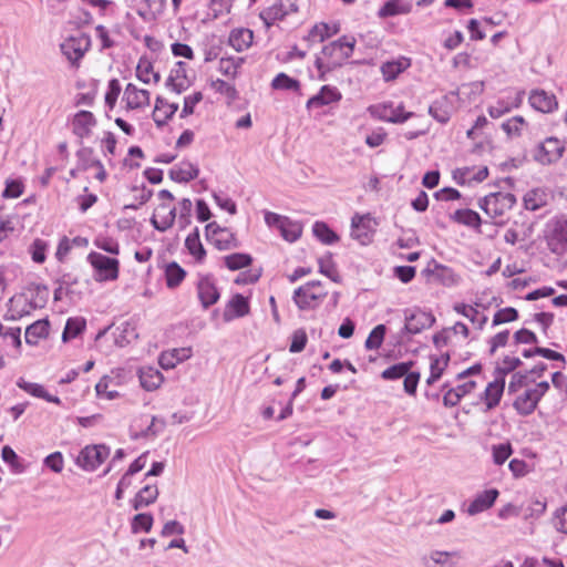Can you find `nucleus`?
Segmentation results:
<instances>
[{
    "mask_svg": "<svg viewBox=\"0 0 567 567\" xmlns=\"http://www.w3.org/2000/svg\"><path fill=\"white\" fill-rule=\"evenodd\" d=\"M548 390L549 383L547 381L535 383L533 386L515 393L513 408L519 415H530Z\"/></svg>",
    "mask_w": 567,
    "mask_h": 567,
    "instance_id": "nucleus-1",
    "label": "nucleus"
},
{
    "mask_svg": "<svg viewBox=\"0 0 567 567\" xmlns=\"http://www.w3.org/2000/svg\"><path fill=\"white\" fill-rule=\"evenodd\" d=\"M354 47L355 39L347 35L324 45L321 51V58L328 63L327 69L340 68L352 55Z\"/></svg>",
    "mask_w": 567,
    "mask_h": 567,
    "instance_id": "nucleus-2",
    "label": "nucleus"
},
{
    "mask_svg": "<svg viewBox=\"0 0 567 567\" xmlns=\"http://www.w3.org/2000/svg\"><path fill=\"white\" fill-rule=\"evenodd\" d=\"M327 293L321 281L312 280L298 287L293 291L292 299L300 310H309L317 308Z\"/></svg>",
    "mask_w": 567,
    "mask_h": 567,
    "instance_id": "nucleus-3",
    "label": "nucleus"
},
{
    "mask_svg": "<svg viewBox=\"0 0 567 567\" xmlns=\"http://www.w3.org/2000/svg\"><path fill=\"white\" fill-rule=\"evenodd\" d=\"M548 249L557 255L563 256L567 252V218L556 217L551 219L546 227L545 235Z\"/></svg>",
    "mask_w": 567,
    "mask_h": 567,
    "instance_id": "nucleus-4",
    "label": "nucleus"
},
{
    "mask_svg": "<svg viewBox=\"0 0 567 567\" xmlns=\"http://www.w3.org/2000/svg\"><path fill=\"white\" fill-rule=\"evenodd\" d=\"M516 204V197L512 193H491L482 198L478 206L491 218L504 216Z\"/></svg>",
    "mask_w": 567,
    "mask_h": 567,
    "instance_id": "nucleus-5",
    "label": "nucleus"
},
{
    "mask_svg": "<svg viewBox=\"0 0 567 567\" xmlns=\"http://www.w3.org/2000/svg\"><path fill=\"white\" fill-rule=\"evenodd\" d=\"M565 150V144L559 138L550 136L536 145L533 158L542 165H551L563 157Z\"/></svg>",
    "mask_w": 567,
    "mask_h": 567,
    "instance_id": "nucleus-6",
    "label": "nucleus"
},
{
    "mask_svg": "<svg viewBox=\"0 0 567 567\" xmlns=\"http://www.w3.org/2000/svg\"><path fill=\"white\" fill-rule=\"evenodd\" d=\"M87 261L94 268V278L97 281L115 280L118 277L120 262L115 258L107 257L101 252L92 251Z\"/></svg>",
    "mask_w": 567,
    "mask_h": 567,
    "instance_id": "nucleus-7",
    "label": "nucleus"
},
{
    "mask_svg": "<svg viewBox=\"0 0 567 567\" xmlns=\"http://www.w3.org/2000/svg\"><path fill=\"white\" fill-rule=\"evenodd\" d=\"M378 221L371 214H354L351 218V237L361 245H368L372 241L375 234Z\"/></svg>",
    "mask_w": 567,
    "mask_h": 567,
    "instance_id": "nucleus-8",
    "label": "nucleus"
},
{
    "mask_svg": "<svg viewBox=\"0 0 567 567\" xmlns=\"http://www.w3.org/2000/svg\"><path fill=\"white\" fill-rule=\"evenodd\" d=\"M206 239L218 250H230L239 247L236 236L227 228L220 227L216 221H212L205 227Z\"/></svg>",
    "mask_w": 567,
    "mask_h": 567,
    "instance_id": "nucleus-9",
    "label": "nucleus"
},
{
    "mask_svg": "<svg viewBox=\"0 0 567 567\" xmlns=\"http://www.w3.org/2000/svg\"><path fill=\"white\" fill-rule=\"evenodd\" d=\"M110 449L104 445L85 446L76 457V464L84 471L92 472L96 470L109 456Z\"/></svg>",
    "mask_w": 567,
    "mask_h": 567,
    "instance_id": "nucleus-10",
    "label": "nucleus"
},
{
    "mask_svg": "<svg viewBox=\"0 0 567 567\" xmlns=\"http://www.w3.org/2000/svg\"><path fill=\"white\" fill-rule=\"evenodd\" d=\"M404 319L403 331L409 334H417L424 329L431 328L435 322V318L430 312L420 309H406Z\"/></svg>",
    "mask_w": 567,
    "mask_h": 567,
    "instance_id": "nucleus-11",
    "label": "nucleus"
},
{
    "mask_svg": "<svg viewBox=\"0 0 567 567\" xmlns=\"http://www.w3.org/2000/svg\"><path fill=\"white\" fill-rule=\"evenodd\" d=\"M462 554L457 550H430L421 556V564L423 567H457Z\"/></svg>",
    "mask_w": 567,
    "mask_h": 567,
    "instance_id": "nucleus-12",
    "label": "nucleus"
},
{
    "mask_svg": "<svg viewBox=\"0 0 567 567\" xmlns=\"http://www.w3.org/2000/svg\"><path fill=\"white\" fill-rule=\"evenodd\" d=\"M90 48V38L84 34L70 37L61 43L63 55L72 63L76 64Z\"/></svg>",
    "mask_w": 567,
    "mask_h": 567,
    "instance_id": "nucleus-13",
    "label": "nucleus"
},
{
    "mask_svg": "<svg viewBox=\"0 0 567 567\" xmlns=\"http://www.w3.org/2000/svg\"><path fill=\"white\" fill-rule=\"evenodd\" d=\"M298 10L295 0H279L275 4L264 9L260 12V19L267 27H270L276 21L282 20L290 12Z\"/></svg>",
    "mask_w": 567,
    "mask_h": 567,
    "instance_id": "nucleus-14",
    "label": "nucleus"
},
{
    "mask_svg": "<svg viewBox=\"0 0 567 567\" xmlns=\"http://www.w3.org/2000/svg\"><path fill=\"white\" fill-rule=\"evenodd\" d=\"M197 293L203 308L207 309L215 305L219 299V291L215 285L214 278L210 275L199 276L197 282Z\"/></svg>",
    "mask_w": 567,
    "mask_h": 567,
    "instance_id": "nucleus-15",
    "label": "nucleus"
},
{
    "mask_svg": "<svg viewBox=\"0 0 567 567\" xmlns=\"http://www.w3.org/2000/svg\"><path fill=\"white\" fill-rule=\"evenodd\" d=\"M151 93L128 83L124 90L123 101L127 110L145 109L150 105Z\"/></svg>",
    "mask_w": 567,
    "mask_h": 567,
    "instance_id": "nucleus-16",
    "label": "nucleus"
},
{
    "mask_svg": "<svg viewBox=\"0 0 567 567\" xmlns=\"http://www.w3.org/2000/svg\"><path fill=\"white\" fill-rule=\"evenodd\" d=\"M341 99L342 94L338 87L332 85H323L316 95L311 96L307 101L306 107L308 110L320 109L332 103H338L341 101Z\"/></svg>",
    "mask_w": 567,
    "mask_h": 567,
    "instance_id": "nucleus-17",
    "label": "nucleus"
},
{
    "mask_svg": "<svg viewBox=\"0 0 567 567\" xmlns=\"http://www.w3.org/2000/svg\"><path fill=\"white\" fill-rule=\"evenodd\" d=\"M498 495L499 492L496 488L486 489L476 494L474 499L468 504L466 513L474 516L487 511L494 505Z\"/></svg>",
    "mask_w": 567,
    "mask_h": 567,
    "instance_id": "nucleus-18",
    "label": "nucleus"
},
{
    "mask_svg": "<svg viewBox=\"0 0 567 567\" xmlns=\"http://www.w3.org/2000/svg\"><path fill=\"white\" fill-rule=\"evenodd\" d=\"M528 100L530 106L542 113H551L558 107L556 96L544 90L532 91Z\"/></svg>",
    "mask_w": 567,
    "mask_h": 567,
    "instance_id": "nucleus-19",
    "label": "nucleus"
},
{
    "mask_svg": "<svg viewBox=\"0 0 567 567\" xmlns=\"http://www.w3.org/2000/svg\"><path fill=\"white\" fill-rule=\"evenodd\" d=\"M250 307L249 301L246 297L240 293H236L231 297V299L227 302L226 308L224 310V320L229 322L235 318H241L249 313Z\"/></svg>",
    "mask_w": 567,
    "mask_h": 567,
    "instance_id": "nucleus-20",
    "label": "nucleus"
},
{
    "mask_svg": "<svg viewBox=\"0 0 567 567\" xmlns=\"http://www.w3.org/2000/svg\"><path fill=\"white\" fill-rule=\"evenodd\" d=\"M505 389V379L495 378L494 381L489 382L484 392L481 395L482 401L486 405V411L495 409L503 396Z\"/></svg>",
    "mask_w": 567,
    "mask_h": 567,
    "instance_id": "nucleus-21",
    "label": "nucleus"
},
{
    "mask_svg": "<svg viewBox=\"0 0 567 567\" xmlns=\"http://www.w3.org/2000/svg\"><path fill=\"white\" fill-rule=\"evenodd\" d=\"M95 124L96 120L93 113L89 111H80L74 115L72 122V131L78 137L82 140L91 135L92 128L95 126Z\"/></svg>",
    "mask_w": 567,
    "mask_h": 567,
    "instance_id": "nucleus-22",
    "label": "nucleus"
},
{
    "mask_svg": "<svg viewBox=\"0 0 567 567\" xmlns=\"http://www.w3.org/2000/svg\"><path fill=\"white\" fill-rule=\"evenodd\" d=\"M178 110V104L169 103L162 96H157L153 111V120L158 127H163Z\"/></svg>",
    "mask_w": 567,
    "mask_h": 567,
    "instance_id": "nucleus-23",
    "label": "nucleus"
},
{
    "mask_svg": "<svg viewBox=\"0 0 567 567\" xmlns=\"http://www.w3.org/2000/svg\"><path fill=\"white\" fill-rule=\"evenodd\" d=\"M177 209L169 207L165 204H161L156 213L151 218V223L156 230L166 231L169 229L175 221Z\"/></svg>",
    "mask_w": 567,
    "mask_h": 567,
    "instance_id": "nucleus-24",
    "label": "nucleus"
},
{
    "mask_svg": "<svg viewBox=\"0 0 567 567\" xmlns=\"http://www.w3.org/2000/svg\"><path fill=\"white\" fill-rule=\"evenodd\" d=\"M199 168L189 161H183L169 169V177L177 183H188L198 177Z\"/></svg>",
    "mask_w": 567,
    "mask_h": 567,
    "instance_id": "nucleus-25",
    "label": "nucleus"
},
{
    "mask_svg": "<svg viewBox=\"0 0 567 567\" xmlns=\"http://www.w3.org/2000/svg\"><path fill=\"white\" fill-rule=\"evenodd\" d=\"M7 307L3 315V319L7 321H16L30 313V305L23 295L11 297Z\"/></svg>",
    "mask_w": 567,
    "mask_h": 567,
    "instance_id": "nucleus-26",
    "label": "nucleus"
},
{
    "mask_svg": "<svg viewBox=\"0 0 567 567\" xmlns=\"http://www.w3.org/2000/svg\"><path fill=\"white\" fill-rule=\"evenodd\" d=\"M254 41V32L247 28H237L230 31L228 44L237 52L249 49Z\"/></svg>",
    "mask_w": 567,
    "mask_h": 567,
    "instance_id": "nucleus-27",
    "label": "nucleus"
},
{
    "mask_svg": "<svg viewBox=\"0 0 567 567\" xmlns=\"http://www.w3.org/2000/svg\"><path fill=\"white\" fill-rule=\"evenodd\" d=\"M375 112L381 120L391 123H404L414 115L412 112H405L402 104L396 107L393 105H383L382 107L375 109Z\"/></svg>",
    "mask_w": 567,
    "mask_h": 567,
    "instance_id": "nucleus-28",
    "label": "nucleus"
},
{
    "mask_svg": "<svg viewBox=\"0 0 567 567\" xmlns=\"http://www.w3.org/2000/svg\"><path fill=\"white\" fill-rule=\"evenodd\" d=\"M17 385L32 396L43 399L51 403L61 404V400L59 396L48 393L43 385L39 383L28 382L24 379L20 378L17 381Z\"/></svg>",
    "mask_w": 567,
    "mask_h": 567,
    "instance_id": "nucleus-29",
    "label": "nucleus"
},
{
    "mask_svg": "<svg viewBox=\"0 0 567 567\" xmlns=\"http://www.w3.org/2000/svg\"><path fill=\"white\" fill-rule=\"evenodd\" d=\"M190 354L192 350L189 348L173 349L161 354L159 364L165 370L174 369L179 362L188 359Z\"/></svg>",
    "mask_w": 567,
    "mask_h": 567,
    "instance_id": "nucleus-30",
    "label": "nucleus"
},
{
    "mask_svg": "<svg viewBox=\"0 0 567 567\" xmlns=\"http://www.w3.org/2000/svg\"><path fill=\"white\" fill-rule=\"evenodd\" d=\"M49 321L41 319L30 324L25 330V342L31 346L38 344L41 339H44L49 334Z\"/></svg>",
    "mask_w": 567,
    "mask_h": 567,
    "instance_id": "nucleus-31",
    "label": "nucleus"
},
{
    "mask_svg": "<svg viewBox=\"0 0 567 567\" xmlns=\"http://www.w3.org/2000/svg\"><path fill=\"white\" fill-rule=\"evenodd\" d=\"M158 494L159 492L155 484L145 485L133 498L132 507L135 511H138L143 507L150 506L157 499Z\"/></svg>",
    "mask_w": 567,
    "mask_h": 567,
    "instance_id": "nucleus-32",
    "label": "nucleus"
},
{
    "mask_svg": "<svg viewBox=\"0 0 567 567\" xmlns=\"http://www.w3.org/2000/svg\"><path fill=\"white\" fill-rule=\"evenodd\" d=\"M185 247L189 251V254L196 259V261L202 262L206 257V250L199 238V230L195 228L185 239Z\"/></svg>",
    "mask_w": 567,
    "mask_h": 567,
    "instance_id": "nucleus-33",
    "label": "nucleus"
},
{
    "mask_svg": "<svg viewBox=\"0 0 567 567\" xmlns=\"http://www.w3.org/2000/svg\"><path fill=\"white\" fill-rule=\"evenodd\" d=\"M431 272L436 280L447 287L455 286L460 281V277L447 266L435 264Z\"/></svg>",
    "mask_w": 567,
    "mask_h": 567,
    "instance_id": "nucleus-34",
    "label": "nucleus"
},
{
    "mask_svg": "<svg viewBox=\"0 0 567 567\" xmlns=\"http://www.w3.org/2000/svg\"><path fill=\"white\" fill-rule=\"evenodd\" d=\"M410 66V60L401 58L382 64L381 72L385 81L394 80L401 72Z\"/></svg>",
    "mask_w": 567,
    "mask_h": 567,
    "instance_id": "nucleus-35",
    "label": "nucleus"
},
{
    "mask_svg": "<svg viewBox=\"0 0 567 567\" xmlns=\"http://www.w3.org/2000/svg\"><path fill=\"white\" fill-rule=\"evenodd\" d=\"M245 63V58L241 56H224L219 60V72L225 75L235 79L238 74V70Z\"/></svg>",
    "mask_w": 567,
    "mask_h": 567,
    "instance_id": "nucleus-36",
    "label": "nucleus"
},
{
    "mask_svg": "<svg viewBox=\"0 0 567 567\" xmlns=\"http://www.w3.org/2000/svg\"><path fill=\"white\" fill-rule=\"evenodd\" d=\"M140 382L146 391H154L162 384L163 377L159 371L150 368L140 371Z\"/></svg>",
    "mask_w": 567,
    "mask_h": 567,
    "instance_id": "nucleus-37",
    "label": "nucleus"
},
{
    "mask_svg": "<svg viewBox=\"0 0 567 567\" xmlns=\"http://www.w3.org/2000/svg\"><path fill=\"white\" fill-rule=\"evenodd\" d=\"M451 218L458 224L473 228H478L482 223L480 215L472 209H457Z\"/></svg>",
    "mask_w": 567,
    "mask_h": 567,
    "instance_id": "nucleus-38",
    "label": "nucleus"
},
{
    "mask_svg": "<svg viewBox=\"0 0 567 567\" xmlns=\"http://www.w3.org/2000/svg\"><path fill=\"white\" fill-rule=\"evenodd\" d=\"M186 271L175 261L169 262L165 269L166 285L168 288L178 287L185 279Z\"/></svg>",
    "mask_w": 567,
    "mask_h": 567,
    "instance_id": "nucleus-39",
    "label": "nucleus"
},
{
    "mask_svg": "<svg viewBox=\"0 0 567 567\" xmlns=\"http://www.w3.org/2000/svg\"><path fill=\"white\" fill-rule=\"evenodd\" d=\"M312 233L326 245H332L339 240V236L323 221H316L312 226Z\"/></svg>",
    "mask_w": 567,
    "mask_h": 567,
    "instance_id": "nucleus-40",
    "label": "nucleus"
},
{
    "mask_svg": "<svg viewBox=\"0 0 567 567\" xmlns=\"http://www.w3.org/2000/svg\"><path fill=\"white\" fill-rule=\"evenodd\" d=\"M252 257L245 252H235L224 257V264L229 270H239L251 265Z\"/></svg>",
    "mask_w": 567,
    "mask_h": 567,
    "instance_id": "nucleus-41",
    "label": "nucleus"
},
{
    "mask_svg": "<svg viewBox=\"0 0 567 567\" xmlns=\"http://www.w3.org/2000/svg\"><path fill=\"white\" fill-rule=\"evenodd\" d=\"M279 231L284 239L293 243L301 236L302 226L300 223L286 217L279 228Z\"/></svg>",
    "mask_w": 567,
    "mask_h": 567,
    "instance_id": "nucleus-42",
    "label": "nucleus"
},
{
    "mask_svg": "<svg viewBox=\"0 0 567 567\" xmlns=\"http://www.w3.org/2000/svg\"><path fill=\"white\" fill-rule=\"evenodd\" d=\"M410 11V7L404 4L401 0L386 1L378 12L380 18L394 17L398 14H404Z\"/></svg>",
    "mask_w": 567,
    "mask_h": 567,
    "instance_id": "nucleus-43",
    "label": "nucleus"
},
{
    "mask_svg": "<svg viewBox=\"0 0 567 567\" xmlns=\"http://www.w3.org/2000/svg\"><path fill=\"white\" fill-rule=\"evenodd\" d=\"M414 365L413 361L395 363L382 371L381 377L384 380H398L403 378Z\"/></svg>",
    "mask_w": 567,
    "mask_h": 567,
    "instance_id": "nucleus-44",
    "label": "nucleus"
},
{
    "mask_svg": "<svg viewBox=\"0 0 567 567\" xmlns=\"http://www.w3.org/2000/svg\"><path fill=\"white\" fill-rule=\"evenodd\" d=\"M449 360V354L440 358H431L430 377L426 380L429 385L433 384L442 377L444 369L447 367Z\"/></svg>",
    "mask_w": 567,
    "mask_h": 567,
    "instance_id": "nucleus-45",
    "label": "nucleus"
},
{
    "mask_svg": "<svg viewBox=\"0 0 567 567\" xmlns=\"http://www.w3.org/2000/svg\"><path fill=\"white\" fill-rule=\"evenodd\" d=\"M85 324L86 322L83 318H69L62 333V340L69 341L76 338L85 329Z\"/></svg>",
    "mask_w": 567,
    "mask_h": 567,
    "instance_id": "nucleus-46",
    "label": "nucleus"
},
{
    "mask_svg": "<svg viewBox=\"0 0 567 567\" xmlns=\"http://www.w3.org/2000/svg\"><path fill=\"white\" fill-rule=\"evenodd\" d=\"M519 103V99H516L514 102L498 100L495 104L488 106L487 112L492 118H499L513 109L518 107Z\"/></svg>",
    "mask_w": 567,
    "mask_h": 567,
    "instance_id": "nucleus-47",
    "label": "nucleus"
},
{
    "mask_svg": "<svg viewBox=\"0 0 567 567\" xmlns=\"http://www.w3.org/2000/svg\"><path fill=\"white\" fill-rule=\"evenodd\" d=\"M337 32V28L331 29L327 23H318L311 28L307 39L312 42H323Z\"/></svg>",
    "mask_w": 567,
    "mask_h": 567,
    "instance_id": "nucleus-48",
    "label": "nucleus"
},
{
    "mask_svg": "<svg viewBox=\"0 0 567 567\" xmlns=\"http://www.w3.org/2000/svg\"><path fill=\"white\" fill-rule=\"evenodd\" d=\"M534 382V379L529 378V373L527 372H516L512 375V379L508 383V394H515L526 388H529V384Z\"/></svg>",
    "mask_w": 567,
    "mask_h": 567,
    "instance_id": "nucleus-49",
    "label": "nucleus"
},
{
    "mask_svg": "<svg viewBox=\"0 0 567 567\" xmlns=\"http://www.w3.org/2000/svg\"><path fill=\"white\" fill-rule=\"evenodd\" d=\"M271 87L274 90L298 91L300 89V83L298 80L290 78L286 73H279L274 78Z\"/></svg>",
    "mask_w": 567,
    "mask_h": 567,
    "instance_id": "nucleus-50",
    "label": "nucleus"
},
{
    "mask_svg": "<svg viewBox=\"0 0 567 567\" xmlns=\"http://www.w3.org/2000/svg\"><path fill=\"white\" fill-rule=\"evenodd\" d=\"M522 364V361L517 357L506 355L495 368V378H503L513 372Z\"/></svg>",
    "mask_w": 567,
    "mask_h": 567,
    "instance_id": "nucleus-51",
    "label": "nucleus"
},
{
    "mask_svg": "<svg viewBox=\"0 0 567 567\" xmlns=\"http://www.w3.org/2000/svg\"><path fill=\"white\" fill-rule=\"evenodd\" d=\"M429 113L440 123H446L451 117L446 100L433 102L429 107Z\"/></svg>",
    "mask_w": 567,
    "mask_h": 567,
    "instance_id": "nucleus-52",
    "label": "nucleus"
},
{
    "mask_svg": "<svg viewBox=\"0 0 567 567\" xmlns=\"http://www.w3.org/2000/svg\"><path fill=\"white\" fill-rule=\"evenodd\" d=\"M385 331L386 328L384 324H378L377 327H374L365 340V348L368 350L379 349L383 342Z\"/></svg>",
    "mask_w": 567,
    "mask_h": 567,
    "instance_id": "nucleus-53",
    "label": "nucleus"
},
{
    "mask_svg": "<svg viewBox=\"0 0 567 567\" xmlns=\"http://www.w3.org/2000/svg\"><path fill=\"white\" fill-rule=\"evenodd\" d=\"M153 526V516L148 513H140L136 514L131 524V528L133 533H138L141 530L148 533Z\"/></svg>",
    "mask_w": 567,
    "mask_h": 567,
    "instance_id": "nucleus-54",
    "label": "nucleus"
},
{
    "mask_svg": "<svg viewBox=\"0 0 567 567\" xmlns=\"http://www.w3.org/2000/svg\"><path fill=\"white\" fill-rule=\"evenodd\" d=\"M116 330L120 331V334L115 336V343L120 347L126 346L131 342L132 338L137 337L135 328L128 322L122 323Z\"/></svg>",
    "mask_w": 567,
    "mask_h": 567,
    "instance_id": "nucleus-55",
    "label": "nucleus"
},
{
    "mask_svg": "<svg viewBox=\"0 0 567 567\" xmlns=\"http://www.w3.org/2000/svg\"><path fill=\"white\" fill-rule=\"evenodd\" d=\"M520 567H565L561 559L527 557Z\"/></svg>",
    "mask_w": 567,
    "mask_h": 567,
    "instance_id": "nucleus-56",
    "label": "nucleus"
},
{
    "mask_svg": "<svg viewBox=\"0 0 567 567\" xmlns=\"http://www.w3.org/2000/svg\"><path fill=\"white\" fill-rule=\"evenodd\" d=\"M122 87L120 81L117 79H112L109 81L107 91L105 93V104L113 109L116 104L118 95L121 94Z\"/></svg>",
    "mask_w": 567,
    "mask_h": 567,
    "instance_id": "nucleus-57",
    "label": "nucleus"
},
{
    "mask_svg": "<svg viewBox=\"0 0 567 567\" xmlns=\"http://www.w3.org/2000/svg\"><path fill=\"white\" fill-rule=\"evenodd\" d=\"M203 100V93L202 92H194L190 95H187L184 97V105L182 109V112L179 116L182 118H185L189 115H192L195 111V106Z\"/></svg>",
    "mask_w": 567,
    "mask_h": 567,
    "instance_id": "nucleus-58",
    "label": "nucleus"
},
{
    "mask_svg": "<svg viewBox=\"0 0 567 567\" xmlns=\"http://www.w3.org/2000/svg\"><path fill=\"white\" fill-rule=\"evenodd\" d=\"M518 318V312L515 308L506 307L496 311L493 318V327L515 321Z\"/></svg>",
    "mask_w": 567,
    "mask_h": 567,
    "instance_id": "nucleus-59",
    "label": "nucleus"
},
{
    "mask_svg": "<svg viewBox=\"0 0 567 567\" xmlns=\"http://www.w3.org/2000/svg\"><path fill=\"white\" fill-rule=\"evenodd\" d=\"M513 449L509 443L493 445V461L497 465L504 464L512 455Z\"/></svg>",
    "mask_w": 567,
    "mask_h": 567,
    "instance_id": "nucleus-60",
    "label": "nucleus"
},
{
    "mask_svg": "<svg viewBox=\"0 0 567 567\" xmlns=\"http://www.w3.org/2000/svg\"><path fill=\"white\" fill-rule=\"evenodd\" d=\"M525 124L523 116L516 115L502 124V128L508 136L520 135L522 126Z\"/></svg>",
    "mask_w": 567,
    "mask_h": 567,
    "instance_id": "nucleus-61",
    "label": "nucleus"
},
{
    "mask_svg": "<svg viewBox=\"0 0 567 567\" xmlns=\"http://www.w3.org/2000/svg\"><path fill=\"white\" fill-rule=\"evenodd\" d=\"M153 73V64L147 59H140L136 66V76L143 83L148 84L151 82L150 74Z\"/></svg>",
    "mask_w": 567,
    "mask_h": 567,
    "instance_id": "nucleus-62",
    "label": "nucleus"
},
{
    "mask_svg": "<svg viewBox=\"0 0 567 567\" xmlns=\"http://www.w3.org/2000/svg\"><path fill=\"white\" fill-rule=\"evenodd\" d=\"M307 340H308V338L303 330L300 329V330L295 331L292 334V340H291V343L289 347V351L291 353L301 352L306 348Z\"/></svg>",
    "mask_w": 567,
    "mask_h": 567,
    "instance_id": "nucleus-63",
    "label": "nucleus"
},
{
    "mask_svg": "<svg viewBox=\"0 0 567 567\" xmlns=\"http://www.w3.org/2000/svg\"><path fill=\"white\" fill-rule=\"evenodd\" d=\"M553 520L558 532L567 534V504L556 509Z\"/></svg>",
    "mask_w": 567,
    "mask_h": 567,
    "instance_id": "nucleus-64",
    "label": "nucleus"
}]
</instances>
